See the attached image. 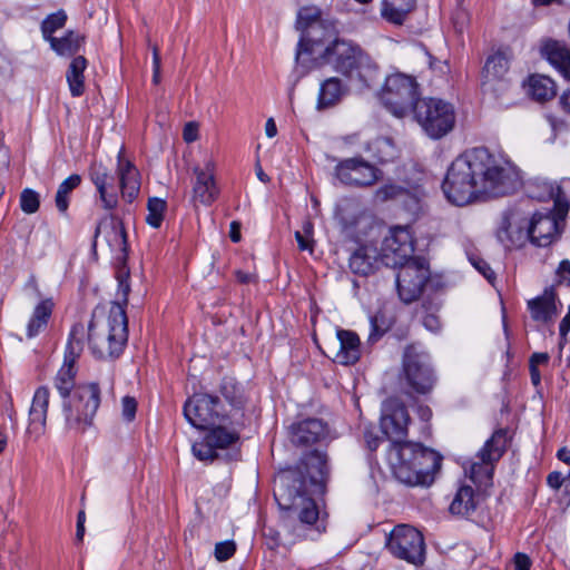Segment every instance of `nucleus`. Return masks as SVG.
<instances>
[{
  "instance_id": "1",
  "label": "nucleus",
  "mask_w": 570,
  "mask_h": 570,
  "mask_svg": "<svg viewBox=\"0 0 570 570\" xmlns=\"http://www.w3.org/2000/svg\"><path fill=\"white\" fill-rule=\"evenodd\" d=\"M521 185L517 167L497 157L484 147H476L456 157L448 169L442 189L449 202L464 206L479 195L507 196Z\"/></svg>"
},
{
  "instance_id": "2",
  "label": "nucleus",
  "mask_w": 570,
  "mask_h": 570,
  "mask_svg": "<svg viewBox=\"0 0 570 570\" xmlns=\"http://www.w3.org/2000/svg\"><path fill=\"white\" fill-rule=\"evenodd\" d=\"M129 272L122 267L117 273L118 295L121 302H112L106 320H99L96 312L88 325V342L92 354L98 358L118 357L128 340V318L125 306L128 303L130 285Z\"/></svg>"
},
{
  "instance_id": "3",
  "label": "nucleus",
  "mask_w": 570,
  "mask_h": 570,
  "mask_svg": "<svg viewBox=\"0 0 570 570\" xmlns=\"http://www.w3.org/2000/svg\"><path fill=\"white\" fill-rule=\"evenodd\" d=\"M387 458L395 478L409 485L432 484L442 461L436 451L409 441L390 448Z\"/></svg>"
},
{
  "instance_id": "4",
  "label": "nucleus",
  "mask_w": 570,
  "mask_h": 570,
  "mask_svg": "<svg viewBox=\"0 0 570 570\" xmlns=\"http://www.w3.org/2000/svg\"><path fill=\"white\" fill-rule=\"evenodd\" d=\"M558 234V220L551 210L534 213L530 223L519 224L515 212H508L498 229L497 236L505 246H522L527 240L539 247L548 246Z\"/></svg>"
},
{
  "instance_id": "5",
  "label": "nucleus",
  "mask_w": 570,
  "mask_h": 570,
  "mask_svg": "<svg viewBox=\"0 0 570 570\" xmlns=\"http://www.w3.org/2000/svg\"><path fill=\"white\" fill-rule=\"evenodd\" d=\"M274 497L283 511L282 520L307 524H315L318 520L317 505L312 498L307 497L306 480L302 472L283 473L276 482Z\"/></svg>"
},
{
  "instance_id": "6",
  "label": "nucleus",
  "mask_w": 570,
  "mask_h": 570,
  "mask_svg": "<svg viewBox=\"0 0 570 570\" xmlns=\"http://www.w3.org/2000/svg\"><path fill=\"white\" fill-rule=\"evenodd\" d=\"M100 405V389L97 383L79 384L72 394L63 397L61 407L66 426L75 431H85L92 424Z\"/></svg>"
},
{
  "instance_id": "7",
  "label": "nucleus",
  "mask_w": 570,
  "mask_h": 570,
  "mask_svg": "<svg viewBox=\"0 0 570 570\" xmlns=\"http://www.w3.org/2000/svg\"><path fill=\"white\" fill-rule=\"evenodd\" d=\"M412 114L422 130L432 139L444 137L455 125L454 107L439 98L417 100Z\"/></svg>"
},
{
  "instance_id": "8",
  "label": "nucleus",
  "mask_w": 570,
  "mask_h": 570,
  "mask_svg": "<svg viewBox=\"0 0 570 570\" xmlns=\"http://www.w3.org/2000/svg\"><path fill=\"white\" fill-rule=\"evenodd\" d=\"M400 381L411 392L429 394L436 383V375L429 355L419 351L414 345L406 346L402 358Z\"/></svg>"
},
{
  "instance_id": "9",
  "label": "nucleus",
  "mask_w": 570,
  "mask_h": 570,
  "mask_svg": "<svg viewBox=\"0 0 570 570\" xmlns=\"http://www.w3.org/2000/svg\"><path fill=\"white\" fill-rule=\"evenodd\" d=\"M419 98L417 83L411 76L394 73L385 79L381 100L385 108L395 117L403 118L413 112Z\"/></svg>"
},
{
  "instance_id": "10",
  "label": "nucleus",
  "mask_w": 570,
  "mask_h": 570,
  "mask_svg": "<svg viewBox=\"0 0 570 570\" xmlns=\"http://www.w3.org/2000/svg\"><path fill=\"white\" fill-rule=\"evenodd\" d=\"M323 58L335 71L346 77L363 78V70L373 67L371 58L362 48L345 39H334L324 50Z\"/></svg>"
},
{
  "instance_id": "11",
  "label": "nucleus",
  "mask_w": 570,
  "mask_h": 570,
  "mask_svg": "<svg viewBox=\"0 0 570 570\" xmlns=\"http://www.w3.org/2000/svg\"><path fill=\"white\" fill-rule=\"evenodd\" d=\"M385 548L395 558L414 566H421L425 559L423 534L409 524H397L386 535Z\"/></svg>"
},
{
  "instance_id": "12",
  "label": "nucleus",
  "mask_w": 570,
  "mask_h": 570,
  "mask_svg": "<svg viewBox=\"0 0 570 570\" xmlns=\"http://www.w3.org/2000/svg\"><path fill=\"white\" fill-rule=\"evenodd\" d=\"M507 431L497 430L478 452L479 461L473 462L470 468V479L480 489L492 485L495 463L502 458L507 448Z\"/></svg>"
},
{
  "instance_id": "13",
  "label": "nucleus",
  "mask_w": 570,
  "mask_h": 570,
  "mask_svg": "<svg viewBox=\"0 0 570 570\" xmlns=\"http://www.w3.org/2000/svg\"><path fill=\"white\" fill-rule=\"evenodd\" d=\"M396 288L400 298L410 304L416 301L430 278L429 264L424 258L415 257L397 267Z\"/></svg>"
},
{
  "instance_id": "14",
  "label": "nucleus",
  "mask_w": 570,
  "mask_h": 570,
  "mask_svg": "<svg viewBox=\"0 0 570 570\" xmlns=\"http://www.w3.org/2000/svg\"><path fill=\"white\" fill-rule=\"evenodd\" d=\"M82 334L83 326L81 324L72 326L65 352L63 364L55 377V387L61 399L71 395L77 387L75 382L77 375L76 361L82 352Z\"/></svg>"
},
{
  "instance_id": "15",
  "label": "nucleus",
  "mask_w": 570,
  "mask_h": 570,
  "mask_svg": "<svg viewBox=\"0 0 570 570\" xmlns=\"http://www.w3.org/2000/svg\"><path fill=\"white\" fill-rule=\"evenodd\" d=\"M219 405L218 396L208 393H196L186 401L184 415L194 428L207 430L224 421Z\"/></svg>"
},
{
  "instance_id": "16",
  "label": "nucleus",
  "mask_w": 570,
  "mask_h": 570,
  "mask_svg": "<svg viewBox=\"0 0 570 570\" xmlns=\"http://www.w3.org/2000/svg\"><path fill=\"white\" fill-rule=\"evenodd\" d=\"M413 254L414 240L410 230L405 227H395L382 242L380 261L386 267L397 268L415 258Z\"/></svg>"
},
{
  "instance_id": "17",
  "label": "nucleus",
  "mask_w": 570,
  "mask_h": 570,
  "mask_svg": "<svg viewBox=\"0 0 570 570\" xmlns=\"http://www.w3.org/2000/svg\"><path fill=\"white\" fill-rule=\"evenodd\" d=\"M382 171L362 157L340 160L335 177L345 186L370 187L381 179Z\"/></svg>"
},
{
  "instance_id": "18",
  "label": "nucleus",
  "mask_w": 570,
  "mask_h": 570,
  "mask_svg": "<svg viewBox=\"0 0 570 570\" xmlns=\"http://www.w3.org/2000/svg\"><path fill=\"white\" fill-rule=\"evenodd\" d=\"M409 423L410 415L402 402L396 399H390L384 403L381 429L392 442L390 448L405 442L403 439L407 435Z\"/></svg>"
},
{
  "instance_id": "19",
  "label": "nucleus",
  "mask_w": 570,
  "mask_h": 570,
  "mask_svg": "<svg viewBox=\"0 0 570 570\" xmlns=\"http://www.w3.org/2000/svg\"><path fill=\"white\" fill-rule=\"evenodd\" d=\"M288 439L295 446L307 448L334 439L327 423L322 419L307 417L288 428Z\"/></svg>"
},
{
  "instance_id": "20",
  "label": "nucleus",
  "mask_w": 570,
  "mask_h": 570,
  "mask_svg": "<svg viewBox=\"0 0 570 570\" xmlns=\"http://www.w3.org/2000/svg\"><path fill=\"white\" fill-rule=\"evenodd\" d=\"M208 433L202 442H196L191 446L193 454L200 461H214L218 454V449H227L238 441L239 434L235 431H228L220 423L207 429Z\"/></svg>"
},
{
  "instance_id": "21",
  "label": "nucleus",
  "mask_w": 570,
  "mask_h": 570,
  "mask_svg": "<svg viewBox=\"0 0 570 570\" xmlns=\"http://www.w3.org/2000/svg\"><path fill=\"white\" fill-rule=\"evenodd\" d=\"M509 70V60L507 56L498 51L489 56L482 70V90L484 94H491L495 98L499 92H503L508 88L504 76Z\"/></svg>"
},
{
  "instance_id": "22",
  "label": "nucleus",
  "mask_w": 570,
  "mask_h": 570,
  "mask_svg": "<svg viewBox=\"0 0 570 570\" xmlns=\"http://www.w3.org/2000/svg\"><path fill=\"white\" fill-rule=\"evenodd\" d=\"M99 236L104 238L111 252H127V234L124 224L119 218L110 216L100 220L94 235V250L96 249L97 239Z\"/></svg>"
},
{
  "instance_id": "23",
  "label": "nucleus",
  "mask_w": 570,
  "mask_h": 570,
  "mask_svg": "<svg viewBox=\"0 0 570 570\" xmlns=\"http://www.w3.org/2000/svg\"><path fill=\"white\" fill-rule=\"evenodd\" d=\"M196 176L193 186V200L209 206L218 196V188L214 177V163L208 159L204 167H195Z\"/></svg>"
},
{
  "instance_id": "24",
  "label": "nucleus",
  "mask_w": 570,
  "mask_h": 570,
  "mask_svg": "<svg viewBox=\"0 0 570 570\" xmlns=\"http://www.w3.org/2000/svg\"><path fill=\"white\" fill-rule=\"evenodd\" d=\"M294 471L303 473L306 480V488L308 484L323 487L330 476V466L326 453L316 450L312 451L302 461V465Z\"/></svg>"
},
{
  "instance_id": "25",
  "label": "nucleus",
  "mask_w": 570,
  "mask_h": 570,
  "mask_svg": "<svg viewBox=\"0 0 570 570\" xmlns=\"http://www.w3.org/2000/svg\"><path fill=\"white\" fill-rule=\"evenodd\" d=\"M117 175L122 198L128 203L134 202L140 191L139 171L131 161L122 157V151L118 155Z\"/></svg>"
},
{
  "instance_id": "26",
  "label": "nucleus",
  "mask_w": 570,
  "mask_h": 570,
  "mask_svg": "<svg viewBox=\"0 0 570 570\" xmlns=\"http://www.w3.org/2000/svg\"><path fill=\"white\" fill-rule=\"evenodd\" d=\"M528 309L531 318L535 322L543 324L553 322L559 314L554 288L548 287L541 295L529 299Z\"/></svg>"
},
{
  "instance_id": "27",
  "label": "nucleus",
  "mask_w": 570,
  "mask_h": 570,
  "mask_svg": "<svg viewBox=\"0 0 570 570\" xmlns=\"http://www.w3.org/2000/svg\"><path fill=\"white\" fill-rule=\"evenodd\" d=\"M381 264L380 252L374 246L362 245L350 256L348 266L353 274L368 276L373 274Z\"/></svg>"
},
{
  "instance_id": "28",
  "label": "nucleus",
  "mask_w": 570,
  "mask_h": 570,
  "mask_svg": "<svg viewBox=\"0 0 570 570\" xmlns=\"http://www.w3.org/2000/svg\"><path fill=\"white\" fill-rule=\"evenodd\" d=\"M90 179L96 186L99 198L105 209H114L118 205V195L112 186L114 178L102 165H94L90 168Z\"/></svg>"
},
{
  "instance_id": "29",
  "label": "nucleus",
  "mask_w": 570,
  "mask_h": 570,
  "mask_svg": "<svg viewBox=\"0 0 570 570\" xmlns=\"http://www.w3.org/2000/svg\"><path fill=\"white\" fill-rule=\"evenodd\" d=\"M320 18L321 11L320 9L314 7H305L298 11V23H305L306 38L303 37L297 45L296 61H298L301 55L304 51H311L308 49L309 42H317V39L314 37V33L323 27V21Z\"/></svg>"
},
{
  "instance_id": "30",
  "label": "nucleus",
  "mask_w": 570,
  "mask_h": 570,
  "mask_svg": "<svg viewBox=\"0 0 570 570\" xmlns=\"http://www.w3.org/2000/svg\"><path fill=\"white\" fill-rule=\"evenodd\" d=\"M541 55L567 79H570V49L564 42L549 39L541 47Z\"/></svg>"
},
{
  "instance_id": "31",
  "label": "nucleus",
  "mask_w": 570,
  "mask_h": 570,
  "mask_svg": "<svg viewBox=\"0 0 570 570\" xmlns=\"http://www.w3.org/2000/svg\"><path fill=\"white\" fill-rule=\"evenodd\" d=\"M338 351L335 362L342 365L354 364L360 360V338L356 333L346 330L337 331Z\"/></svg>"
},
{
  "instance_id": "32",
  "label": "nucleus",
  "mask_w": 570,
  "mask_h": 570,
  "mask_svg": "<svg viewBox=\"0 0 570 570\" xmlns=\"http://www.w3.org/2000/svg\"><path fill=\"white\" fill-rule=\"evenodd\" d=\"M49 406V389L40 386L37 389L29 411V432L41 433L46 425L47 411Z\"/></svg>"
},
{
  "instance_id": "33",
  "label": "nucleus",
  "mask_w": 570,
  "mask_h": 570,
  "mask_svg": "<svg viewBox=\"0 0 570 570\" xmlns=\"http://www.w3.org/2000/svg\"><path fill=\"white\" fill-rule=\"evenodd\" d=\"M55 304L51 298L42 299L33 309V313L27 325V337H36L43 331L52 315Z\"/></svg>"
},
{
  "instance_id": "34",
  "label": "nucleus",
  "mask_w": 570,
  "mask_h": 570,
  "mask_svg": "<svg viewBox=\"0 0 570 570\" xmlns=\"http://www.w3.org/2000/svg\"><path fill=\"white\" fill-rule=\"evenodd\" d=\"M415 0H383L382 16L394 24H402L414 10Z\"/></svg>"
},
{
  "instance_id": "35",
  "label": "nucleus",
  "mask_w": 570,
  "mask_h": 570,
  "mask_svg": "<svg viewBox=\"0 0 570 570\" xmlns=\"http://www.w3.org/2000/svg\"><path fill=\"white\" fill-rule=\"evenodd\" d=\"M475 493L472 487L462 485L459 488L450 504V512L460 517H468L476 509Z\"/></svg>"
},
{
  "instance_id": "36",
  "label": "nucleus",
  "mask_w": 570,
  "mask_h": 570,
  "mask_svg": "<svg viewBox=\"0 0 570 570\" xmlns=\"http://www.w3.org/2000/svg\"><path fill=\"white\" fill-rule=\"evenodd\" d=\"M87 67V60L83 56L75 57L67 70L66 77L72 97H79L85 91L83 71Z\"/></svg>"
},
{
  "instance_id": "37",
  "label": "nucleus",
  "mask_w": 570,
  "mask_h": 570,
  "mask_svg": "<svg viewBox=\"0 0 570 570\" xmlns=\"http://www.w3.org/2000/svg\"><path fill=\"white\" fill-rule=\"evenodd\" d=\"M343 94L344 89L342 81L338 78L332 77L326 79L324 82H322L320 88L317 108L325 109L334 106L340 101Z\"/></svg>"
},
{
  "instance_id": "38",
  "label": "nucleus",
  "mask_w": 570,
  "mask_h": 570,
  "mask_svg": "<svg viewBox=\"0 0 570 570\" xmlns=\"http://www.w3.org/2000/svg\"><path fill=\"white\" fill-rule=\"evenodd\" d=\"M528 94L537 101H547L554 97L556 86L551 78L533 75L528 80Z\"/></svg>"
},
{
  "instance_id": "39",
  "label": "nucleus",
  "mask_w": 570,
  "mask_h": 570,
  "mask_svg": "<svg viewBox=\"0 0 570 570\" xmlns=\"http://www.w3.org/2000/svg\"><path fill=\"white\" fill-rule=\"evenodd\" d=\"M83 37L75 31H68L61 38L50 39V46L60 56H72L81 47Z\"/></svg>"
},
{
  "instance_id": "40",
  "label": "nucleus",
  "mask_w": 570,
  "mask_h": 570,
  "mask_svg": "<svg viewBox=\"0 0 570 570\" xmlns=\"http://www.w3.org/2000/svg\"><path fill=\"white\" fill-rule=\"evenodd\" d=\"M220 393L225 400L235 410H242L246 403L242 386L230 377L223 379L220 383Z\"/></svg>"
},
{
  "instance_id": "41",
  "label": "nucleus",
  "mask_w": 570,
  "mask_h": 570,
  "mask_svg": "<svg viewBox=\"0 0 570 570\" xmlns=\"http://www.w3.org/2000/svg\"><path fill=\"white\" fill-rule=\"evenodd\" d=\"M80 183L81 176L78 174H72L59 185L55 197V204L60 213H66L68 210L69 195L80 185Z\"/></svg>"
},
{
  "instance_id": "42",
  "label": "nucleus",
  "mask_w": 570,
  "mask_h": 570,
  "mask_svg": "<svg viewBox=\"0 0 570 570\" xmlns=\"http://www.w3.org/2000/svg\"><path fill=\"white\" fill-rule=\"evenodd\" d=\"M282 524L285 531V543L288 546H293L301 540L307 539L313 525L288 520H282Z\"/></svg>"
},
{
  "instance_id": "43",
  "label": "nucleus",
  "mask_w": 570,
  "mask_h": 570,
  "mask_svg": "<svg viewBox=\"0 0 570 570\" xmlns=\"http://www.w3.org/2000/svg\"><path fill=\"white\" fill-rule=\"evenodd\" d=\"M166 208L167 204L164 199L157 197L149 198L147 204L148 215L146 217V222L154 228L160 227Z\"/></svg>"
},
{
  "instance_id": "44",
  "label": "nucleus",
  "mask_w": 570,
  "mask_h": 570,
  "mask_svg": "<svg viewBox=\"0 0 570 570\" xmlns=\"http://www.w3.org/2000/svg\"><path fill=\"white\" fill-rule=\"evenodd\" d=\"M66 20L67 16L63 11H58L48 16L41 24L43 38L50 42V39L55 38L52 36L53 32L62 28L66 23Z\"/></svg>"
},
{
  "instance_id": "45",
  "label": "nucleus",
  "mask_w": 570,
  "mask_h": 570,
  "mask_svg": "<svg viewBox=\"0 0 570 570\" xmlns=\"http://www.w3.org/2000/svg\"><path fill=\"white\" fill-rule=\"evenodd\" d=\"M39 194L30 188L22 190L20 196V207L26 214H33L39 209Z\"/></svg>"
},
{
  "instance_id": "46",
  "label": "nucleus",
  "mask_w": 570,
  "mask_h": 570,
  "mask_svg": "<svg viewBox=\"0 0 570 570\" xmlns=\"http://www.w3.org/2000/svg\"><path fill=\"white\" fill-rule=\"evenodd\" d=\"M404 194H406L405 188H403L399 185L389 184V185H384V186L380 187L375 191V198L380 202H386L390 199L401 197Z\"/></svg>"
},
{
  "instance_id": "47",
  "label": "nucleus",
  "mask_w": 570,
  "mask_h": 570,
  "mask_svg": "<svg viewBox=\"0 0 570 570\" xmlns=\"http://www.w3.org/2000/svg\"><path fill=\"white\" fill-rule=\"evenodd\" d=\"M236 551V544L234 541L218 542L215 546V558L218 561H226L234 556Z\"/></svg>"
},
{
  "instance_id": "48",
  "label": "nucleus",
  "mask_w": 570,
  "mask_h": 570,
  "mask_svg": "<svg viewBox=\"0 0 570 570\" xmlns=\"http://www.w3.org/2000/svg\"><path fill=\"white\" fill-rule=\"evenodd\" d=\"M263 535L266 539V544L272 550L278 548L282 544L287 546L285 543V539L284 540L282 539L279 531H277L276 529H274L272 527H265L263 529Z\"/></svg>"
},
{
  "instance_id": "49",
  "label": "nucleus",
  "mask_w": 570,
  "mask_h": 570,
  "mask_svg": "<svg viewBox=\"0 0 570 570\" xmlns=\"http://www.w3.org/2000/svg\"><path fill=\"white\" fill-rule=\"evenodd\" d=\"M121 413L126 421L131 422L136 416L137 402L135 397L125 396L121 401Z\"/></svg>"
},
{
  "instance_id": "50",
  "label": "nucleus",
  "mask_w": 570,
  "mask_h": 570,
  "mask_svg": "<svg viewBox=\"0 0 570 570\" xmlns=\"http://www.w3.org/2000/svg\"><path fill=\"white\" fill-rule=\"evenodd\" d=\"M470 262L489 282L495 278L494 272L483 258L470 257Z\"/></svg>"
},
{
  "instance_id": "51",
  "label": "nucleus",
  "mask_w": 570,
  "mask_h": 570,
  "mask_svg": "<svg viewBox=\"0 0 570 570\" xmlns=\"http://www.w3.org/2000/svg\"><path fill=\"white\" fill-rule=\"evenodd\" d=\"M183 137L186 142H193L198 138V125L196 122H187L184 127Z\"/></svg>"
},
{
  "instance_id": "52",
  "label": "nucleus",
  "mask_w": 570,
  "mask_h": 570,
  "mask_svg": "<svg viewBox=\"0 0 570 570\" xmlns=\"http://www.w3.org/2000/svg\"><path fill=\"white\" fill-rule=\"evenodd\" d=\"M557 274L560 282H564L570 286V262L568 259L560 263Z\"/></svg>"
},
{
  "instance_id": "53",
  "label": "nucleus",
  "mask_w": 570,
  "mask_h": 570,
  "mask_svg": "<svg viewBox=\"0 0 570 570\" xmlns=\"http://www.w3.org/2000/svg\"><path fill=\"white\" fill-rule=\"evenodd\" d=\"M547 483L552 489H561L566 483V476H563L560 472H551L547 478Z\"/></svg>"
},
{
  "instance_id": "54",
  "label": "nucleus",
  "mask_w": 570,
  "mask_h": 570,
  "mask_svg": "<svg viewBox=\"0 0 570 570\" xmlns=\"http://www.w3.org/2000/svg\"><path fill=\"white\" fill-rule=\"evenodd\" d=\"M153 62H154V76L153 81L154 83H158L160 81V56H159V49L157 46L153 48Z\"/></svg>"
},
{
  "instance_id": "55",
  "label": "nucleus",
  "mask_w": 570,
  "mask_h": 570,
  "mask_svg": "<svg viewBox=\"0 0 570 570\" xmlns=\"http://www.w3.org/2000/svg\"><path fill=\"white\" fill-rule=\"evenodd\" d=\"M531 560L530 558L521 552L514 556V569L515 570H530Z\"/></svg>"
},
{
  "instance_id": "56",
  "label": "nucleus",
  "mask_w": 570,
  "mask_h": 570,
  "mask_svg": "<svg viewBox=\"0 0 570 570\" xmlns=\"http://www.w3.org/2000/svg\"><path fill=\"white\" fill-rule=\"evenodd\" d=\"M364 439H365L366 446L370 451H375L379 448L380 443L382 442V439L380 436L375 435L370 430H366L364 432Z\"/></svg>"
},
{
  "instance_id": "57",
  "label": "nucleus",
  "mask_w": 570,
  "mask_h": 570,
  "mask_svg": "<svg viewBox=\"0 0 570 570\" xmlns=\"http://www.w3.org/2000/svg\"><path fill=\"white\" fill-rule=\"evenodd\" d=\"M423 325L431 332H438L441 328V322L438 316L428 314L423 318Z\"/></svg>"
},
{
  "instance_id": "58",
  "label": "nucleus",
  "mask_w": 570,
  "mask_h": 570,
  "mask_svg": "<svg viewBox=\"0 0 570 570\" xmlns=\"http://www.w3.org/2000/svg\"><path fill=\"white\" fill-rule=\"evenodd\" d=\"M371 333L368 335V342H376L384 333L383 330H380L376 323V316L371 317Z\"/></svg>"
},
{
  "instance_id": "59",
  "label": "nucleus",
  "mask_w": 570,
  "mask_h": 570,
  "mask_svg": "<svg viewBox=\"0 0 570 570\" xmlns=\"http://www.w3.org/2000/svg\"><path fill=\"white\" fill-rule=\"evenodd\" d=\"M550 356L548 353H533L529 361V366L538 367L540 364H548Z\"/></svg>"
},
{
  "instance_id": "60",
  "label": "nucleus",
  "mask_w": 570,
  "mask_h": 570,
  "mask_svg": "<svg viewBox=\"0 0 570 570\" xmlns=\"http://www.w3.org/2000/svg\"><path fill=\"white\" fill-rule=\"evenodd\" d=\"M416 414L423 422H429L432 417V410L425 404H419L416 406Z\"/></svg>"
},
{
  "instance_id": "61",
  "label": "nucleus",
  "mask_w": 570,
  "mask_h": 570,
  "mask_svg": "<svg viewBox=\"0 0 570 570\" xmlns=\"http://www.w3.org/2000/svg\"><path fill=\"white\" fill-rule=\"evenodd\" d=\"M229 237H230L232 242H234V243H238L240 240V238H242L240 223H238V222L230 223Z\"/></svg>"
},
{
  "instance_id": "62",
  "label": "nucleus",
  "mask_w": 570,
  "mask_h": 570,
  "mask_svg": "<svg viewBox=\"0 0 570 570\" xmlns=\"http://www.w3.org/2000/svg\"><path fill=\"white\" fill-rule=\"evenodd\" d=\"M569 331H570V305H569L568 313L561 320L560 325H559V332H560L561 336H566Z\"/></svg>"
},
{
  "instance_id": "63",
  "label": "nucleus",
  "mask_w": 570,
  "mask_h": 570,
  "mask_svg": "<svg viewBox=\"0 0 570 570\" xmlns=\"http://www.w3.org/2000/svg\"><path fill=\"white\" fill-rule=\"evenodd\" d=\"M295 238L297 240V244H298V248L301 250H312V243L308 242L303 235L301 232H296L295 233Z\"/></svg>"
},
{
  "instance_id": "64",
  "label": "nucleus",
  "mask_w": 570,
  "mask_h": 570,
  "mask_svg": "<svg viewBox=\"0 0 570 570\" xmlns=\"http://www.w3.org/2000/svg\"><path fill=\"white\" fill-rule=\"evenodd\" d=\"M560 104L562 106V109L566 112L570 114V88L566 90L560 97Z\"/></svg>"
}]
</instances>
